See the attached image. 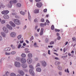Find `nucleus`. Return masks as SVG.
<instances>
[{
  "mask_svg": "<svg viewBox=\"0 0 76 76\" xmlns=\"http://www.w3.org/2000/svg\"><path fill=\"white\" fill-rule=\"evenodd\" d=\"M46 25H47V23L46 22H45L44 24L41 23L40 24V26L41 27H44V26H46Z\"/></svg>",
  "mask_w": 76,
  "mask_h": 76,
  "instance_id": "nucleus-14",
  "label": "nucleus"
},
{
  "mask_svg": "<svg viewBox=\"0 0 76 76\" xmlns=\"http://www.w3.org/2000/svg\"><path fill=\"white\" fill-rule=\"evenodd\" d=\"M60 38H61L60 37V36H58V38H57V39H58V40H60Z\"/></svg>",
  "mask_w": 76,
  "mask_h": 76,
  "instance_id": "nucleus-49",
  "label": "nucleus"
},
{
  "mask_svg": "<svg viewBox=\"0 0 76 76\" xmlns=\"http://www.w3.org/2000/svg\"><path fill=\"white\" fill-rule=\"evenodd\" d=\"M1 40H2V38L0 36V41H1Z\"/></svg>",
  "mask_w": 76,
  "mask_h": 76,
  "instance_id": "nucleus-62",
  "label": "nucleus"
},
{
  "mask_svg": "<svg viewBox=\"0 0 76 76\" xmlns=\"http://www.w3.org/2000/svg\"><path fill=\"white\" fill-rule=\"evenodd\" d=\"M54 43V42H50V45H52V44H53Z\"/></svg>",
  "mask_w": 76,
  "mask_h": 76,
  "instance_id": "nucleus-40",
  "label": "nucleus"
},
{
  "mask_svg": "<svg viewBox=\"0 0 76 76\" xmlns=\"http://www.w3.org/2000/svg\"><path fill=\"white\" fill-rule=\"evenodd\" d=\"M41 68H37L36 69V71H37V72H41Z\"/></svg>",
  "mask_w": 76,
  "mask_h": 76,
  "instance_id": "nucleus-23",
  "label": "nucleus"
},
{
  "mask_svg": "<svg viewBox=\"0 0 76 76\" xmlns=\"http://www.w3.org/2000/svg\"><path fill=\"white\" fill-rule=\"evenodd\" d=\"M29 67L30 69L29 70V73L32 76H34V75H35L34 72V71H33V70H34V67H33V66H32V65H29Z\"/></svg>",
  "mask_w": 76,
  "mask_h": 76,
  "instance_id": "nucleus-2",
  "label": "nucleus"
},
{
  "mask_svg": "<svg viewBox=\"0 0 76 76\" xmlns=\"http://www.w3.org/2000/svg\"><path fill=\"white\" fill-rule=\"evenodd\" d=\"M41 63L43 66L45 67V66H47V64L45 61H42L41 62Z\"/></svg>",
  "mask_w": 76,
  "mask_h": 76,
  "instance_id": "nucleus-11",
  "label": "nucleus"
},
{
  "mask_svg": "<svg viewBox=\"0 0 76 76\" xmlns=\"http://www.w3.org/2000/svg\"><path fill=\"white\" fill-rule=\"evenodd\" d=\"M9 23L11 26H13V27H15V24L12 21H10L9 22Z\"/></svg>",
  "mask_w": 76,
  "mask_h": 76,
  "instance_id": "nucleus-13",
  "label": "nucleus"
},
{
  "mask_svg": "<svg viewBox=\"0 0 76 76\" xmlns=\"http://www.w3.org/2000/svg\"><path fill=\"white\" fill-rule=\"evenodd\" d=\"M21 56L22 57H26V55L24 53H22L21 55Z\"/></svg>",
  "mask_w": 76,
  "mask_h": 76,
  "instance_id": "nucleus-24",
  "label": "nucleus"
},
{
  "mask_svg": "<svg viewBox=\"0 0 76 76\" xmlns=\"http://www.w3.org/2000/svg\"><path fill=\"white\" fill-rule=\"evenodd\" d=\"M36 6L40 8L42 6V4L41 2H38Z\"/></svg>",
  "mask_w": 76,
  "mask_h": 76,
  "instance_id": "nucleus-8",
  "label": "nucleus"
},
{
  "mask_svg": "<svg viewBox=\"0 0 76 76\" xmlns=\"http://www.w3.org/2000/svg\"><path fill=\"white\" fill-rule=\"evenodd\" d=\"M41 22H44V18H42L41 20Z\"/></svg>",
  "mask_w": 76,
  "mask_h": 76,
  "instance_id": "nucleus-38",
  "label": "nucleus"
},
{
  "mask_svg": "<svg viewBox=\"0 0 76 76\" xmlns=\"http://www.w3.org/2000/svg\"><path fill=\"white\" fill-rule=\"evenodd\" d=\"M55 60H59V58L57 57H55Z\"/></svg>",
  "mask_w": 76,
  "mask_h": 76,
  "instance_id": "nucleus-55",
  "label": "nucleus"
},
{
  "mask_svg": "<svg viewBox=\"0 0 76 76\" xmlns=\"http://www.w3.org/2000/svg\"><path fill=\"white\" fill-rule=\"evenodd\" d=\"M28 58L27 60V62L28 64H31L32 62V60L31 58L32 57V55L31 53H29L28 55Z\"/></svg>",
  "mask_w": 76,
  "mask_h": 76,
  "instance_id": "nucleus-1",
  "label": "nucleus"
},
{
  "mask_svg": "<svg viewBox=\"0 0 76 76\" xmlns=\"http://www.w3.org/2000/svg\"><path fill=\"white\" fill-rule=\"evenodd\" d=\"M37 28H38V26H37L35 27V29L36 30Z\"/></svg>",
  "mask_w": 76,
  "mask_h": 76,
  "instance_id": "nucleus-56",
  "label": "nucleus"
},
{
  "mask_svg": "<svg viewBox=\"0 0 76 76\" xmlns=\"http://www.w3.org/2000/svg\"><path fill=\"white\" fill-rule=\"evenodd\" d=\"M24 50L25 51H26V53H29L30 52L29 51H28V50H29V49L27 48L25 49Z\"/></svg>",
  "mask_w": 76,
  "mask_h": 76,
  "instance_id": "nucleus-20",
  "label": "nucleus"
},
{
  "mask_svg": "<svg viewBox=\"0 0 76 76\" xmlns=\"http://www.w3.org/2000/svg\"><path fill=\"white\" fill-rule=\"evenodd\" d=\"M34 47H37V48L38 47V45H37V43H34Z\"/></svg>",
  "mask_w": 76,
  "mask_h": 76,
  "instance_id": "nucleus-27",
  "label": "nucleus"
},
{
  "mask_svg": "<svg viewBox=\"0 0 76 76\" xmlns=\"http://www.w3.org/2000/svg\"><path fill=\"white\" fill-rule=\"evenodd\" d=\"M58 69H59V70H61V67H60V66H58Z\"/></svg>",
  "mask_w": 76,
  "mask_h": 76,
  "instance_id": "nucleus-36",
  "label": "nucleus"
},
{
  "mask_svg": "<svg viewBox=\"0 0 76 76\" xmlns=\"http://www.w3.org/2000/svg\"><path fill=\"white\" fill-rule=\"evenodd\" d=\"M51 29L52 30H54V25L52 26L51 27Z\"/></svg>",
  "mask_w": 76,
  "mask_h": 76,
  "instance_id": "nucleus-32",
  "label": "nucleus"
},
{
  "mask_svg": "<svg viewBox=\"0 0 76 76\" xmlns=\"http://www.w3.org/2000/svg\"><path fill=\"white\" fill-rule=\"evenodd\" d=\"M42 34H43V32L42 31H41L40 33V35H42Z\"/></svg>",
  "mask_w": 76,
  "mask_h": 76,
  "instance_id": "nucleus-44",
  "label": "nucleus"
},
{
  "mask_svg": "<svg viewBox=\"0 0 76 76\" xmlns=\"http://www.w3.org/2000/svg\"><path fill=\"white\" fill-rule=\"evenodd\" d=\"M7 49L8 50V51H10V50H11V48H7Z\"/></svg>",
  "mask_w": 76,
  "mask_h": 76,
  "instance_id": "nucleus-45",
  "label": "nucleus"
},
{
  "mask_svg": "<svg viewBox=\"0 0 76 76\" xmlns=\"http://www.w3.org/2000/svg\"><path fill=\"white\" fill-rule=\"evenodd\" d=\"M14 23L16 25H20V21L18 19H15L14 20Z\"/></svg>",
  "mask_w": 76,
  "mask_h": 76,
  "instance_id": "nucleus-5",
  "label": "nucleus"
},
{
  "mask_svg": "<svg viewBox=\"0 0 76 76\" xmlns=\"http://www.w3.org/2000/svg\"><path fill=\"white\" fill-rule=\"evenodd\" d=\"M15 65L16 67H20L21 66L20 63L18 62H15Z\"/></svg>",
  "mask_w": 76,
  "mask_h": 76,
  "instance_id": "nucleus-4",
  "label": "nucleus"
},
{
  "mask_svg": "<svg viewBox=\"0 0 76 76\" xmlns=\"http://www.w3.org/2000/svg\"><path fill=\"white\" fill-rule=\"evenodd\" d=\"M20 58H17L16 59V60H17V61H19Z\"/></svg>",
  "mask_w": 76,
  "mask_h": 76,
  "instance_id": "nucleus-48",
  "label": "nucleus"
},
{
  "mask_svg": "<svg viewBox=\"0 0 76 76\" xmlns=\"http://www.w3.org/2000/svg\"><path fill=\"white\" fill-rule=\"evenodd\" d=\"M16 14L15 13H12V15H16Z\"/></svg>",
  "mask_w": 76,
  "mask_h": 76,
  "instance_id": "nucleus-64",
  "label": "nucleus"
},
{
  "mask_svg": "<svg viewBox=\"0 0 76 76\" xmlns=\"http://www.w3.org/2000/svg\"><path fill=\"white\" fill-rule=\"evenodd\" d=\"M68 55L69 56H71V54H70V53H68Z\"/></svg>",
  "mask_w": 76,
  "mask_h": 76,
  "instance_id": "nucleus-60",
  "label": "nucleus"
},
{
  "mask_svg": "<svg viewBox=\"0 0 76 76\" xmlns=\"http://www.w3.org/2000/svg\"><path fill=\"white\" fill-rule=\"evenodd\" d=\"M7 28L10 29V30H12V26H10L9 25L7 24L6 25Z\"/></svg>",
  "mask_w": 76,
  "mask_h": 76,
  "instance_id": "nucleus-15",
  "label": "nucleus"
},
{
  "mask_svg": "<svg viewBox=\"0 0 76 76\" xmlns=\"http://www.w3.org/2000/svg\"><path fill=\"white\" fill-rule=\"evenodd\" d=\"M55 31L56 32H60V29H55Z\"/></svg>",
  "mask_w": 76,
  "mask_h": 76,
  "instance_id": "nucleus-35",
  "label": "nucleus"
},
{
  "mask_svg": "<svg viewBox=\"0 0 76 76\" xmlns=\"http://www.w3.org/2000/svg\"><path fill=\"white\" fill-rule=\"evenodd\" d=\"M6 74L7 75H9V72H6Z\"/></svg>",
  "mask_w": 76,
  "mask_h": 76,
  "instance_id": "nucleus-51",
  "label": "nucleus"
},
{
  "mask_svg": "<svg viewBox=\"0 0 76 76\" xmlns=\"http://www.w3.org/2000/svg\"><path fill=\"white\" fill-rule=\"evenodd\" d=\"M34 21L35 22H37V19H35L34 20Z\"/></svg>",
  "mask_w": 76,
  "mask_h": 76,
  "instance_id": "nucleus-59",
  "label": "nucleus"
},
{
  "mask_svg": "<svg viewBox=\"0 0 76 76\" xmlns=\"http://www.w3.org/2000/svg\"><path fill=\"white\" fill-rule=\"evenodd\" d=\"M56 35L57 36H58V37H59V36L60 35V34L59 33H57Z\"/></svg>",
  "mask_w": 76,
  "mask_h": 76,
  "instance_id": "nucleus-58",
  "label": "nucleus"
},
{
  "mask_svg": "<svg viewBox=\"0 0 76 76\" xmlns=\"http://www.w3.org/2000/svg\"><path fill=\"white\" fill-rule=\"evenodd\" d=\"M10 36L12 37H15L16 35V33L15 32H11L10 34Z\"/></svg>",
  "mask_w": 76,
  "mask_h": 76,
  "instance_id": "nucleus-12",
  "label": "nucleus"
},
{
  "mask_svg": "<svg viewBox=\"0 0 76 76\" xmlns=\"http://www.w3.org/2000/svg\"><path fill=\"white\" fill-rule=\"evenodd\" d=\"M22 46V45H21L20 44L19 45H18V48H20V47Z\"/></svg>",
  "mask_w": 76,
  "mask_h": 76,
  "instance_id": "nucleus-33",
  "label": "nucleus"
},
{
  "mask_svg": "<svg viewBox=\"0 0 76 76\" xmlns=\"http://www.w3.org/2000/svg\"><path fill=\"white\" fill-rule=\"evenodd\" d=\"M63 51H64V53H65L66 52V48H64L63 49Z\"/></svg>",
  "mask_w": 76,
  "mask_h": 76,
  "instance_id": "nucleus-52",
  "label": "nucleus"
},
{
  "mask_svg": "<svg viewBox=\"0 0 76 76\" xmlns=\"http://www.w3.org/2000/svg\"><path fill=\"white\" fill-rule=\"evenodd\" d=\"M5 23V20H2L1 21V23L2 24L3 23Z\"/></svg>",
  "mask_w": 76,
  "mask_h": 76,
  "instance_id": "nucleus-34",
  "label": "nucleus"
},
{
  "mask_svg": "<svg viewBox=\"0 0 76 76\" xmlns=\"http://www.w3.org/2000/svg\"><path fill=\"white\" fill-rule=\"evenodd\" d=\"M1 34L3 37H6V34H5L4 32H1Z\"/></svg>",
  "mask_w": 76,
  "mask_h": 76,
  "instance_id": "nucleus-19",
  "label": "nucleus"
},
{
  "mask_svg": "<svg viewBox=\"0 0 76 76\" xmlns=\"http://www.w3.org/2000/svg\"><path fill=\"white\" fill-rule=\"evenodd\" d=\"M31 40H32V39H34V37L33 36H32L31 37Z\"/></svg>",
  "mask_w": 76,
  "mask_h": 76,
  "instance_id": "nucleus-57",
  "label": "nucleus"
},
{
  "mask_svg": "<svg viewBox=\"0 0 76 76\" xmlns=\"http://www.w3.org/2000/svg\"><path fill=\"white\" fill-rule=\"evenodd\" d=\"M38 66H40V64L39 63H38L36 66V67H38Z\"/></svg>",
  "mask_w": 76,
  "mask_h": 76,
  "instance_id": "nucleus-37",
  "label": "nucleus"
},
{
  "mask_svg": "<svg viewBox=\"0 0 76 76\" xmlns=\"http://www.w3.org/2000/svg\"><path fill=\"white\" fill-rule=\"evenodd\" d=\"M18 7H21V4L20 3H18L17 4Z\"/></svg>",
  "mask_w": 76,
  "mask_h": 76,
  "instance_id": "nucleus-28",
  "label": "nucleus"
},
{
  "mask_svg": "<svg viewBox=\"0 0 76 76\" xmlns=\"http://www.w3.org/2000/svg\"><path fill=\"white\" fill-rule=\"evenodd\" d=\"M39 30H40V28H38L37 29V32H39Z\"/></svg>",
  "mask_w": 76,
  "mask_h": 76,
  "instance_id": "nucleus-61",
  "label": "nucleus"
},
{
  "mask_svg": "<svg viewBox=\"0 0 76 76\" xmlns=\"http://www.w3.org/2000/svg\"><path fill=\"white\" fill-rule=\"evenodd\" d=\"M65 72H67V73H69V69L68 68H67V69H65Z\"/></svg>",
  "mask_w": 76,
  "mask_h": 76,
  "instance_id": "nucleus-31",
  "label": "nucleus"
},
{
  "mask_svg": "<svg viewBox=\"0 0 76 76\" xmlns=\"http://www.w3.org/2000/svg\"><path fill=\"white\" fill-rule=\"evenodd\" d=\"M26 61V59L25 58H23L21 59L20 61L22 63H25Z\"/></svg>",
  "mask_w": 76,
  "mask_h": 76,
  "instance_id": "nucleus-10",
  "label": "nucleus"
},
{
  "mask_svg": "<svg viewBox=\"0 0 76 76\" xmlns=\"http://www.w3.org/2000/svg\"><path fill=\"white\" fill-rule=\"evenodd\" d=\"M39 13V10H35L34 11V13Z\"/></svg>",
  "mask_w": 76,
  "mask_h": 76,
  "instance_id": "nucleus-21",
  "label": "nucleus"
},
{
  "mask_svg": "<svg viewBox=\"0 0 76 76\" xmlns=\"http://www.w3.org/2000/svg\"><path fill=\"white\" fill-rule=\"evenodd\" d=\"M21 40H22L20 41V43H23V39L22 38Z\"/></svg>",
  "mask_w": 76,
  "mask_h": 76,
  "instance_id": "nucleus-47",
  "label": "nucleus"
},
{
  "mask_svg": "<svg viewBox=\"0 0 76 76\" xmlns=\"http://www.w3.org/2000/svg\"><path fill=\"white\" fill-rule=\"evenodd\" d=\"M6 55H10V53H5Z\"/></svg>",
  "mask_w": 76,
  "mask_h": 76,
  "instance_id": "nucleus-41",
  "label": "nucleus"
},
{
  "mask_svg": "<svg viewBox=\"0 0 76 76\" xmlns=\"http://www.w3.org/2000/svg\"><path fill=\"white\" fill-rule=\"evenodd\" d=\"M72 41H75V40L76 39V38L75 37L72 38Z\"/></svg>",
  "mask_w": 76,
  "mask_h": 76,
  "instance_id": "nucleus-46",
  "label": "nucleus"
},
{
  "mask_svg": "<svg viewBox=\"0 0 76 76\" xmlns=\"http://www.w3.org/2000/svg\"><path fill=\"white\" fill-rule=\"evenodd\" d=\"M46 22L47 23H50V21H49L48 20H46Z\"/></svg>",
  "mask_w": 76,
  "mask_h": 76,
  "instance_id": "nucleus-42",
  "label": "nucleus"
},
{
  "mask_svg": "<svg viewBox=\"0 0 76 76\" xmlns=\"http://www.w3.org/2000/svg\"><path fill=\"white\" fill-rule=\"evenodd\" d=\"M55 64L56 65H59L60 64V62L59 61H56L55 62Z\"/></svg>",
  "mask_w": 76,
  "mask_h": 76,
  "instance_id": "nucleus-22",
  "label": "nucleus"
},
{
  "mask_svg": "<svg viewBox=\"0 0 76 76\" xmlns=\"http://www.w3.org/2000/svg\"><path fill=\"white\" fill-rule=\"evenodd\" d=\"M17 2V1H16V0H13L10 1V5H8V7L10 8H11L12 6V4H15V3H16Z\"/></svg>",
  "mask_w": 76,
  "mask_h": 76,
  "instance_id": "nucleus-3",
  "label": "nucleus"
},
{
  "mask_svg": "<svg viewBox=\"0 0 76 76\" xmlns=\"http://www.w3.org/2000/svg\"><path fill=\"white\" fill-rule=\"evenodd\" d=\"M11 76H16V74H15L14 73H11L10 74Z\"/></svg>",
  "mask_w": 76,
  "mask_h": 76,
  "instance_id": "nucleus-26",
  "label": "nucleus"
},
{
  "mask_svg": "<svg viewBox=\"0 0 76 76\" xmlns=\"http://www.w3.org/2000/svg\"><path fill=\"white\" fill-rule=\"evenodd\" d=\"M20 13L22 15H25V12H23L22 11H21L20 12Z\"/></svg>",
  "mask_w": 76,
  "mask_h": 76,
  "instance_id": "nucleus-25",
  "label": "nucleus"
},
{
  "mask_svg": "<svg viewBox=\"0 0 76 76\" xmlns=\"http://www.w3.org/2000/svg\"><path fill=\"white\" fill-rule=\"evenodd\" d=\"M3 29L4 32H5V33H7L9 32L8 29H7V28L6 27H3Z\"/></svg>",
  "mask_w": 76,
  "mask_h": 76,
  "instance_id": "nucleus-9",
  "label": "nucleus"
},
{
  "mask_svg": "<svg viewBox=\"0 0 76 76\" xmlns=\"http://www.w3.org/2000/svg\"><path fill=\"white\" fill-rule=\"evenodd\" d=\"M18 72L19 74H20L21 76H24L25 75V73L22 70H19L18 71Z\"/></svg>",
  "mask_w": 76,
  "mask_h": 76,
  "instance_id": "nucleus-6",
  "label": "nucleus"
},
{
  "mask_svg": "<svg viewBox=\"0 0 76 76\" xmlns=\"http://www.w3.org/2000/svg\"><path fill=\"white\" fill-rule=\"evenodd\" d=\"M4 18L5 19H9V16L7 15H5L4 16Z\"/></svg>",
  "mask_w": 76,
  "mask_h": 76,
  "instance_id": "nucleus-17",
  "label": "nucleus"
},
{
  "mask_svg": "<svg viewBox=\"0 0 76 76\" xmlns=\"http://www.w3.org/2000/svg\"><path fill=\"white\" fill-rule=\"evenodd\" d=\"M43 31H44V29L42 28L41 30V31L43 32Z\"/></svg>",
  "mask_w": 76,
  "mask_h": 76,
  "instance_id": "nucleus-54",
  "label": "nucleus"
},
{
  "mask_svg": "<svg viewBox=\"0 0 76 76\" xmlns=\"http://www.w3.org/2000/svg\"><path fill=\"white\" fill-rule=\"evenodd\" d=\"M28 15L29 20L30 21H31V17L30 13H29V11H28Z\"/></svg>",
  "mask_w": 76,
  "mask_h": 76,
  "instance_id": "nucleus-16",
  "label": "nucleus"
},
{
  "mask_svg": "<svg viewBox=\"0 0 76 76\" xmlns=\"http://www.w3.org/2000/svg\"><path fill=\"white\" fill-rule=\"evenodd\" d=\"M47 9H45L43 10V12H47Z\"/></svg>",
  "mask_w": 76,
  "mask_h": 76,
  "instance_id": "nucleus-43",
  "label": "nucleus"
},
{
  "mask_svg": "<svg viewBox=\"0 0 76 76\" xmlns=\"http://www.w3.org/2000/svg\"><path fill=\"white\" fill-rule=\"evenodd\" d=\"M11 54H12V55L13 54H16V52L14 51H12L11 53Z\"/></svg>",
  "mask_w": 76,
  "mask_h": 76,
  "instance_id": "nucleus-30",
  "label": "nucleus"
},
{
  "mask_svg": "<svg viewBox=\"0 0 76 76\" xmlns=\"http://www.w3.org/2000/svg\"><path fill=\"white\" fill-rule=\"evenodd\" d=\"M58 73H59V75H61V72H59Z\"/></svg>",
  "mask_w": 76,
  "mask_h": 76,
  "instance_id": "nucleus-63",
  "label": "nucleus"
},
{
  "mask_svg": "<svg viewBox=\"0 0 76 76\" xmlns=\"http://www.w3.org/2000/svg\"><path fill=\"white\" fill-rule=\"evenodd\" d=\"M9 13V11L7 10H4L1 12V13L3 15H7Z\"/></svg>",
  "mask_w": 76,
  "mask_h": 76,
  "instance_id": "nucleus-7",
  "label": "nucleus"
},
{
  "mask_svg": "<svg viewBox=\"0 0 76 76\" xmlns=\"http://www.w3.org/2000/svg\"><path fill=\"white\" fill-rule=\"evenodd\" d=\"M4 51H8V50H7V48H6L5 49H4Z\"/></svg>",
  "mask_w": 76,
  "mask_h": 76,
  "instance_id": "nucleus-50",
  "label": "nucleus"
},
{
  "mask_svg": "<svg viewBox=\"0 0 76 76\" xmlns=\"http://www.w3.org/2000/svg\"><path fill=\"white\" fill-rule=\"evenodd\" d=\"M41 0H35V1L36 2H39V1H40Z\"/></svg>",
  "mask_w": 76,
  "mask_h": 76,
  "instance_id": "nucleus-53",
  "label": "nucleus"
},
{
  "mask_svg": "<svg viewBox=\"0 0 76 76\" xmlns=\"http://www.w3.org/2000/svg\"><path fill=\"white\" fill-rule=\"evenodd\" d=\"M21 36L20 35H19L18 37V39H20L21 38Z\"/></svg>",
  "mask_w": 76,
  "mask_h": 76,
  "instance_id": "nucleus-29",
  "label": "nucleus"
},
{
  "mask_svg": "<svg viewBox=\"0 0 76 76\" xmlns=\"http://www.w3.org/2000/svg\"><path fill=\"white\" fill-rule=\"evenodd\" d=\"M22 66L23 68L25 69V68L27 67V65L26 64H23L22 65Z\"/></svg>",
  "mask_w": 76,
  "mask_h": 76,
  "instance_id": "nucleus-18",
  "label": "nucleus"
},
{
  "mask_svg": "<svg viewBox=\"0 0 76 76\" xmlns=\"http://www.w3.org/2000/svg\"><path fill=\"white\" fill-rule=\"evenodd\" d=\"M1 6L2 7L4 8L5 7V6L4 5V4H1Z\"/></svg>",
  "mask_w": 76,
  "mask_h": 76,
  "instance_id": "nucleus-39",
  "label": "nucleus"
}]
</instances>
